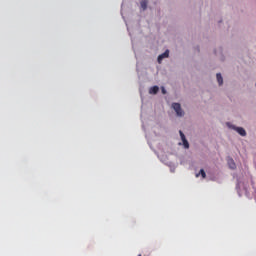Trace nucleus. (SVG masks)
Masks as SVG:
<instances>
[{
  "mask_svg": "<svg viewBox=\"0 0 256 256\" xmlns=\"http://www.w3.org/2000/svg\"><path fill=\"white\" fill-rule=\"evenodd\" d=\"M172 109H174V111L176 112V115H178V117H183V115H185V112H183V110L181 109V104H179V103H173Z\"/></svg>",
  "mask_w": 256,
  "mask_h": 256,
  "instance_id": "nucleus-1",
  "label": "nucleus"
},
{
  "mask_svg": "<svg viewBox=\"0 0 256 256\" xmlns=\"http://www.w3.org/2000/svg\"><path fill=\"white\" fill-rule=\"evenodd\" d=\"M180 137L182 139V143L184 145L185 149H189V142L187 141V138L185 137V134L183 133V131H179Z\"/></svg>",
  "mask_w": 256,
  "mask_h": 256,
  "instance_id": "nucleus-2",
  "label": "nucleus"
},
{
  "mask_svg": "<svg viewBox=\"0 0 256 256\" xmlns=\"http://www.w3.org/2000/svg\"><path fill=\"white\" fill-rule=\"evenodd\" d=\"M169 57V50H166L164 53L158 56V63H161L164 59Z\"/></svg>",
  "mask_w": 256,
  "mask_h": 256,
  "instance_id": "nucleus-3",
  "label": "nucleus"
},
{
  "mask_svg": "<svg viewBox=\"0 0 256 256\" xmlns=\"http://www.w3.org/2000/svg\"><path fill=\"white\" fill-rule=\"evenodd\" d=\"M159 93V86H153L149 89L150 95H157Z\"/></svg>",
  "mask_w": 256,
  "mask_h": 256,
  "instance_id": "nucleus-4",
  "label": "nucleus"
},
{
  "mask_svg": "<svg viewBox=\"0 0 256 256\" xmlns=\"http://www.w3.org/2000/svg\"><path fill=\"white\" fill-rule=\"evenodd\" d=\"M236 131L241 135V137H245V135H247V132L242 127H237Z\"/></svg>",
  "mask_w": 256,
  "mask_h": 256,
  "instance_id": "nucleus-5",
  "label": "nucleus"
},
{
  "mask_svg": "<svg viewBox=\"0 0 256 256\" xmlns=\"http://www.w3.org/2000/svg\"><path fill=\"white\" fill-rule=\"evenodd\" d=\"M228 165H229L230 169H235L237 167L235 165V161L233 160V158L228 159Z\"/></svg>",
  "mask_w": 256,
  "mask_h": 256,
  "instance_id": "nucleus-6",
  "label": "nucleus"
},
{
  "mask_svg": "<svg viewBox=\"0 0 256 256\" xmlns=\"http://www.w3.org/2000/svg\"><path fill=\"white\" fill-rule=\"evenodd\" d=\"M216 79H217L218 85H223V76H221V73L216 74Z\"/></svg>",
  "mask_w": 256,
  "mask_h": 256,
  "instance_id": "nucleus-7",
  "label": "nucleus"
},
{
  "mask_svg": "<svg viewBox=\"0 0 256 256\" xmlns=\"http://www.w3.org/2000/svg\"><path fill=\"white\" fill-rule=\"evenodd\" d=\"M147 3H148L147 0H142L140 2V5H141L143 11H145V9H147Z\"/></svg>",
  "mask_w": 256,
  "mask_h": 256,
  "instance_id": "nucleus-8",
  "label": "nucleus"
},
{
  "mask_svg": "<svg viewBox=\"0 0 256 256\" xmlns=\"http://www.w3.org/2000/svg\"><path fill=\"white\" fill-rule=\"evenodd\" d=\"M199 175H201L202 179H205V177H207V174L205 173V170H204V169H201V170H200Z\"/></svg>",
  "mask_w": 256,
  "mask_h": 256,
  "instance_id": "nucleus-9",
  "label": "nucleus"
},
{
  "mask_svg": "<svg viewBox=\"0 0 256 256\" xmlns=\"http://www.w3.org/2000/svg\"><path fill=\"white\" fill-rule=\"evenodd\" d=\"M161 89H162L163 95H166L167 94V90H165V87H162Z\"/></svg>",
  "mask_w": 256,
  "mask_h": 256,
  "instance_id": "nucleus-10",
  "label": "nucleus"
},
{
  "mask_svg": "<svg viewBox=\"0 0 256 256\" xmlns=\"http://www.w3.org/2000/svg\"><path fill=\"white\" fill-rule=\"evenodd\" d=\"M196 177H199V174H197Z\"/></svg>",
  "mask_w": 256,
  "mask_h": 256,
  "instance_id": "nucleus-11",
  "label": "nucleus"
}]
</instances>
